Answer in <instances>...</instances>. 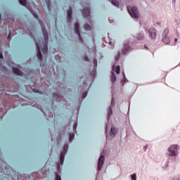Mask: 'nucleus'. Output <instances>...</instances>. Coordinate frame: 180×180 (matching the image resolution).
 I'll return each instance as SVG.
<instances>
[{"instance_id": "obj_17", "label": "nucleus", "mask_w": 180, "mask_h": 180, "mask_svg": "<svg viewBox=\"0 0 180 180\" xmlns=\"http://www.w3.org/2000/svg\"><path fill=\"white\" fill-rule=\"evenodd\" d=\"M113 112L112 111V107H110L109 110H108V119H110V116H112V114Z\"/></svg>"}, {"instance_id": "obj_14", "label": "nucleus", "mask_w": 180, "mask_h": 180, "mask_svg": "<svg viewBox=\"0 0 180 180\" xmlns=\"http://www.w3.org/2000/svg\"><path fill=\"white\" fill-rule=\"evenodd\" d=\"M110 132L111 134H113V136H116V134H117V131L115 129L114 127H111Z\"/></svg>"}, {"instance_id": "obj_2", "label": "nucleus", "mask_w": 180, "mask_h": 180, "mask_svg": "<svg viewBox=\"0 0 180 180\" xmlns=\"http://www.w3.org/2000/svg\"><path fill=\"white\" fill-rule=\"evenodd\" d=\"M127 11L129 13V15L131 16V18H140V13H139V10H137V7L136 6H127Z\"/></svg>"}, {"instance_id": "obj_16", "label": "nucleus", "mask_w": 180, "mask_h": 180, "mask_svg": "<svg viewBox=\"0 0 180 180\" xmlns=\"http://www.w3.org/2000/svg\"><path fill=\"white\" fill-rule=\"evenodd\" d=\"M111 4H112V5H114V6H117V8H119V1H117L116 0H112Z\"/></svg>"}, {"instance_id": "obj_21", "label": "nucleus", "mask_w": 180, "mask_h": 180, "mask_svg": "<svg viewBox=\"0 0 180 180\" xmlns=\"http://www.w3.org/2000/svg\"><path fill=\"white\" fill-rule=\"evenodd\" d=\"M74 137H75L74 133L70 134V143L74 140Z\"/></svg>"}, {"instance_id": "obj_33", "label": "nucleus", "mask_w": 180, "mask_h": 180, "mask_svg": "<svg viewBox=\"0 0 180 180\" xmlns=\"http://www.w3.org/2000/svg\"><path fill=\"white\" fill-rule=\"evenodd\" d=\"M0 58H4V55L1 53H0Z\"/></svg>"}, {"instance_id": "obj_25", "label": "nucleus", "mask_w": 180, "mask_h": 180, "mask_svg": "<svg viewBox=\"0 0 180 180\" xmlns=\"http://www.w3.org/2000/svg\"><path fill=\"white\" fill-rule=\"evenodd\" d=\"M131 180H136V174H133L131 175Z\"/></svg>"}, {"instance_id": "obj_13", "label": "nucleus", "mask_w": 180, "mask_h": 180, "mask_svg": "<svg viewBox=\"0 0 180 180\" xmlns=\"http://www.w3.org/2000/svg\"><path fill=\"white\" fill-rule=\"evenodd\" d=\"M112 70L116 72V74H120V66L117 65V67L113 66Z\"/></svg>"}, {"instance_id": "obj_12", "label": "nucleus", "mask_w": 180, "mask_h": 180, "mask_svg": "<svg viewBox=\"0 0 180 180\" xmlns=\"http://www.w3.org/2000/svg\"><path fill=\"white\" fill-rule=\"evenodd\" d=\"M13 72L17 74V75H22L23 74L20 70L18 69V68H13Z\"/></svg>"}, {"instance_id": "obj_30", "label": "nucleus", "mask_w": 180, "mask_h": 180, "mask_svg": "<svg viewBox=\"0 0 180 180\" xmlns=\"http://www.w3.org/2000/svg\"><path fill=\"white\" fill-rule=\"evenodd\" d=\"M34 18H36L37 19L39 18V15H37V13H33Z\"/></svg>"}, {"instance_id": "obj_4", "label": "nucleus", "mask_w": 180, "mask_h": 180, "mask_svg": "<svg viewBox=\"0 0 180 180\" xmlns=\"http://www.w3.org/2000/svg\"><path fill=\"white\" fill-rule=\"evenodd\" d=\"M103 164H105V155H101L98 158V171H102V168L103 167Z\"/></svg>"}, {"instance_id": "obj_29", "label": "nucleus", "mask_w": 180, "mask_h": 180, "mask_svg": "<svg viewBox=\"0 0 180 180\" xmlns=\"http://www.w3.org/2000/svg\"><path fill=\"white\" fill-rule=\"evenodd\" d=\"M84 59L85 61H89V58H87V56H85V57L84 58Z\"/></svg>"}, {"instance_id": "obj_20", "label": "nucleus", "mask_w": 180, "mask_h": 180, "mask_svg": "<svg viewBox=\"0 0 180 180\" xmlns=\"http://www.w3.org/2000/svg\"><path fill=\"white\" fill-rule=\"evenodd\" d=\"M168 33H169V30L165 29V30H164V32H163L162 36H167Z\"/></svg>"}, {"instance_id": "obj_7", "label": "nucleus", "mask_w": 180, "mask_h": 180, "mask_svg": "<svg viewBox=\"0 0 180 180\" xmlns=\"http://www.w3.org/2000/svg\"><path fill=\"white\" fill-rule=\"evenodd\" d=\"M82 15L84 18H89L91 16V9L89 7H86L83 9Z\"/></svg>"}, {"instance_id": "obj_1", "label": "nucleus", "mask_w": 180, "mask_h": 180, "mask_svg": "<svg viewBox=\"0 0 180 180\" xmlns=\"http://www.w3.org/2000/svg\"><path fill=\"white\" fill-rule=\"evenodd\" d=\"M42 32L44 33L45 41L42 43V45H39V44L37 42L36 45L38 49V51L37 53V56L39 58V60H43V56L41 55V52L43 54H47V51H49V48L47 47V41H49V33L47 32V30L46 28L42 27ZM41 51V52L40 51Z\"/></svg>"}, {"instance_id": "obj_10", "label": "nucleus", "mask_w": 180, "mask_h": 180, "mask_svg": "<svg viewBox=\"0 0 180 180\" xmlns=\"http://www.w3.org/2000/svg\"><path fill=\"white\" fill-rule=\"evenodd\" d=\"M72 18V7H70L68 10V18L67 21L70 23L71 22V19Z\"/></svg>"}, {"instance_id": "obj_6", "label": "nucleus", "mask_w": 180, "mask_h": 180, "mask_svg": "<svg viewBox=\"0 0 180 180\" xmlns=\"http://www.w3.org/2000/svg\"><path fill=\"white\" fill-rule=\"evenodd\" d=\"M75 30L77 34H78L79 40L82 42L84 41V39H82V37H81V32L79 31V24H78V22H76L75 24Z\"/></svg>"}, {"instance_id": "obj_5", "label": "nucleus", "mask_w": 180, "mask_h": 180, "mask_svg": "<svg viewBox=\"0 0 180 180\" xmlns=\"http://www.w3.org/2000/svg\"><path fill=\"white\" fill-rule=\"evenodd\" d=\"M68 151V145H65L63 147V152L60 153V164L63 165L64 164V158H65V154Z\"/></svg>"}, {"instance_id": "obj_11", "label": "nucleus", "mask_w": 180, "mask_h": 180, "mask_svg": "<svg viewBox=\"0 0 180 180\" xmlns=\"http://www.w3.org/2000/svg\"><path fill=\"white\" fill-rule=\"evenodd\" d=\"M162 41L165 43V44H169L171 43V39H169V37L168 35L162 36Z\"/></svg>"}, {"instance_id": "obj_38", "label": "nucleus", "mask_w": 180, "mask_h": 180, "mask_svg": "<svg viewBox=\"0 0 180 180\" xmlns=\"http://www.w3.org/2000/svg\"><path fill=\"white\" fill-rule=\"evenodd\" d=\"M0 20H1V14H0Z\"/></svg>"}, {"instance_id": "obj_35", "label": "nucleus", "mask_w": 180, "mask_h": 180, "mask_svg": "<svg viewBox=\"0 0 180 180\" xmlns=\"http://www.w3.org/2000/svg\"><path fill=\"white\" fill-rule=\"evenodd\" d=\"M58 169H60V165H58Z\"/></svg>"}, {"instance_id": "obj_37", "label": "nucleus", "mask_w": 180, "mask_h": 180, "mask_svg": "<svg viewBox=\"0 0 180 180\" xmlns=\"http://www.w3.org/2000/svg\"><path fill=\"white\" fill-rule=\"evenodd\" d=\"M110 44H112V42H111V41H110Z\"/></svg>"}, {"instance_id": "obj_31", "label": "nucleus", "mask_w": 180, "mask_h": 180, "mask_svg": "<svg viewBox=\"0 0 180 180\" xmlns=\"http://www.w3.org/2000/svg\"><path fill=\"white\" fill-rule=\"evenodd\" d=\"M148 147V146H146L143 147L144 151H146L147 150Z\"/></svg>"}, {"instance_id": "obj_18", "label": "nucleus", "mask_w": 180, "mask_h": 180, "mask_svg": "<svg viewBox=\"0 0 180 180\" xmlns=\"http://www.w3.org/2000/svg\"><path fill=\"white\" fill-rule=\"evenodd\" d=\"M138 40H143L144 39V34H139L137 35Z\"/></svg>"}, {"instance_id": "obj_3", "label": "nucleus", "mask_w": 180, "mask_h": 180, "mask_svg": "<svg viewBox=\"0 0 180 180\" xmlns=\"http://www.w3.org/2000/svg\"><path fill=\"white\" fill-rule=\"evenodd\" d=\"M178 145L170 146L167 149L169 157H176L178 155Z\"/></svg>"}, {"instance_id": "obj_15", "label": "nucleus", "mask_w": 180, "mask_h": 180, "mask_svg": "<svg viewBox=\"0 0 180 180\" xmlns=\"http://www.w3.org/2000/svg\"><path fill=\"white\" fill-rule=\"evenodd\" d=\"M111 81L112 83L116 82V75L113 72H112Z\"/></svg>"}, {"instance_id": "obj_24", "label": "nucleus", "mask_w": 180, "mask_h": 180, "mask_svg": "<svg viewBox=\"0 0 180 180\" xmlns=\"http://www.w3.org/2000/svg\"><path fill=\"white\" fill-rule=\"evenodd\" d=\"M119 58H120V52L117 53V56L115 57V60L118 61Z\"/></svg>"}, {"instance_id": "obj_32", "label": "nucleus", "mask_w": 180, "mask_h": 180, "mask_svg": "<svg viewBox=\"0 0 180 180\" xmlns=\"http://www.w3.org/2000/svg\"><path fill=\"white\" fill-rule=\"evenodd\" d=\"M174 43H175V44L178 43V39H177V38H175V39H174Z\"/></svg>"}, {"instance_id": "obj_9", "label": "nucleus", "mask_w": 180, "mask_h": 180, "mask_svg": "<svg viewBox=\"0 0 180 180\" xmlns=\"http://www.w3.org/2000/svg\"><path fill=\"white\" fill-rule=\"evenodd\" d=\"M148 32L151 39H155V37H157V30L155 28H150Z\"/></svg>"}, {"instance_id": "obj_26", "label": "nucleus", "mask_w": 180, "mask_h": 180, "mask_svg": "<svg viewBox=\"0 0 180 180\" xmlns=\"http://www.w3.org/2000/svg\"><path fill=\"white\" fill-rule=\"evenodd\" d=\"M93 63H94L95 67H96L98 65V61L96 60V59L93 60Z\"/></svg>"}, {"instance_id": "obj_28", "label": "nucleus", "mask_w": 180, "mask_h": 180, "mask_svg": "<svg viewBox=\"0 0 180 180\" xmlns=\"http://www.w3.org/2000/svg\"><path fill=\"white\" fill-rule=\"evenodd\" d=\"M56 180H61V176L58 174H56Z\"/></svg>"}, {"instance_id": "obj_36", "label": "nucleus", "mask_w": 180, "mask_h": 180, "mask_svg": "<svg viewBox=\"0 0 180 180\" xmlns=\"http://www.w3.org/2000/svg\"><path fill=\"white\" fill-rule=\"evenodd\" d=\"M113 101H114V98H112V103H113Z\"/></svg>"}, {"instance_id": "obj_22", "label": "nucleus", "mask_w": 180, "mask_h": 180, "mask_svg": "<svg viewBox=\"0 0 180 180\" xmlns=\"http://www.w3.org/2000/svg\"><path fill=\"white\" fill-rule=\"evenodd\" d=\"M19 2L21 5H26V0H19Z\"/></svg>"}, {"instance_id": "obj_27", "label": "nucleus", "mask_w": 180, "mask_h": 180, "mask_svg": "<svg viewBox=\"0 0 180 180\" xmlns=\"http://www.w3.org/2000/svg\"><path fill=\"white\" fill-rule=\"evenodd\" d=\"M77 126H78V124L77 123H75V124L73 125L74 130H77Z\"/></svg>"}, {"instance_id": "obj_23", "label": "nucleus", "mask_w": 180, "mask_h": 180, "mask_svg": "<svg viewBox=\"0 0 180 180\" xmlns=\"http://www.w3.org/2000/svg\"><path fill=\"white\" fill-rule=\"evenodd\" d=\"M86 95H88V93L86 91L84 92L82 96V99H84V98H86Z\"/></svg>"}, {"instance_id": "obj_19", "label": "nucleus", "mask_w": 180, "mask_h": 180, "mask_svg": "<svg viewBox=\"0 0 180 180\" xmlns=\"http://www.w3.org/2000/svg\"><path fill=\"white\" fill-rule=\"evenodd\" d=\"M84 28L86 31H88V30H91V27L89 25H88V24H85L84 26Z\"/></svg>"}, {"instance_id": "obj_34", "label": "nucleus", "mask_w": 180, "mask_h": 180, "mask_svg": "<svg viewBox=\"0 0 180 180\" xmlns=\"http://www.w3.org/2000/svg\"><path fill=\"white\" fill-rule=\"evenodd\" d=\"M8 39H11V32L9 33V34L8 36Z\"/></svg>"}, {"instance_id": "obj_8", "label": "nucleus", "mask_w": 180, "mask_h": 180, "mask_svg": "<svg viewBox=\"0 0 180 180\" xmlns=\"http://www.w3.org/2000/svg\"><path fill=\"white\" fill-rule=\"evenodd\" d=\"M131 51V48L129 46V43L124 44V48L122 50V54H126L128 51Z\"/></svg>"}]
</instances>
